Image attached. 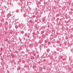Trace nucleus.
<instances>
[{"label": "nucleus", "mask_w": 73, "mask_h": 73, "mask_svg": "<svg viewBox=\"0 0 73 73\" xmlns=\"http://www.w3.org/2000/svg\"><path fill=\"white\" fill-rule=\"evenodd\" d=\"M30 19H31V17H30Z\"/></svg>", "instance_id": "f257e3e1"}, {"label": "nucleus", "mask_w": 73, "mask_h": 73, "mask_svg": "<svg viewBox=\"0 0 73 73\" xmlns=\"http://www.w3.org/2000/svg\"><path fill=\"white\" fill-rule=\"evenodd\" d=\"M44 48H45V47H44Z\"/></svg>", "instance_id": "f03ea898"}]
</instances>
